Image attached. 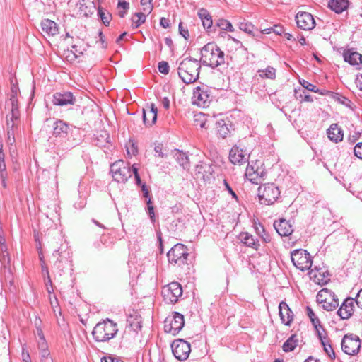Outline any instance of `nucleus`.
I'll use <instances>...</instances> for the list:
<instances>
[{
    "mask_svg": "<svg viewBox=\"0 0 362 362\" xmlns=\"http://www.w3.org/2000/svg\"><path fill=\"white\" fill-rule=\"evenodd\" d=\"M199 62L204 66L212 69L225 66L228 64L226 62L224 52L214 42H209L201 49Z\"/></svg>",
    "mask_w": 362,
    "mask_h": 362,
    "instance_id": "1",
    "label": "nucleus"
},
{
    "mask_svg": "<svg viewBox=\"0 0 362 362\" xmlns=\"http://www.w3.org/2000/svg\"><path fill=\"white\" fill-rule=\"evenodd\" d=\"M201 64L199 60L196 59H184L180 62L177 69L180 78L187 84L195 82L199 78Z\"/></svg>",
    "mask_w": 362,
    "mask_h": 362,
    "instance_id": "2",
    "label": "nucleus"
},
{
    "mask_svg": "<svg viewBox=\"0 0 362 362\" xmlns=\"http://www.w3.org/2000/svg\"><path fill=\"white\" fill-rule=\"evenodd\" d=\"M117 332V325L107 318L95 325L92 335L95 341L106 342L114 338Z\"/></svg>",
    "mask_w": 362,
    "mask_h": 362,
    "instance_id": "3",
    "label": "nucleus"
},
{
    "mask_svg": "<svg viewBox=\"0 0 362 362\" xmlns=\"http://www.w3.org/2000/svg\"><path fill=\"white\" fill-rule=\"evenodd\" d=\"M280 190L273 182L261 185L258 187V197L262 204L272 205L280 197Z\"/></svg>",
    "mask_w": 362,
    "mask_h": 362,
    "instance_id": "4",
    "label": "nucleus"
},
{
    "mask_svg": "<svg viewBox=\"0 0 362 362\" xmlns=\"http://www.w3.org/2000/svg\"><path fill=\"white\" fill-rule=\"evenodd\" d=\"M188 255L187 247L181 243L175 244L167 254L169 263L179 267L186 263Z\"/></svg>",
    "mask_w": 362,
    "mask_h": 362,
    "instance_id": "5",
    "label": "nucleus"
},
{
    "mask_svg": "<svg viewBox=\"0 0 362 362\" xmlns=\"http://www.w3.org/2000/svg\"><path fill=\"white\" fill-rule=\"evenodd\" d=\"M291 261L296 268L303 272L311 269L313 261L310 255L305 250L300 249L293 251Z\"/></svg>",
    "mask_w": 362,
    "mask_h": 362,
    "instance_id": "6",
    "label": "nucleus"
},
{
    "mask_svg": "<svg viewBox=\"0 0 362 362\" xmlns=\"http://www.w3.org/2000/svg\"><path fill=\"white\" fill-rule=\"evenodd\" d=\"M110 172L113 179L117 182H125L132 176V170L128 164L122 160L111 165Z\"/></svg>",
    "mask_w": 362,
    "mask_h": 362,
    "instance_id": "7",
    "label": "nucleus"
},
{
    "mask_svg": "<svg viewBox=\"0 0 362 362\" xmlns=\"http://www.w3.org/2000/svg\"><path fill=\"white\" fill-rule=\"evenodd\" d=\"M162 296L167 303L174 304L177 302L178 298L182 295V288L176 281L171 282L162 288Z\"/></svg>",
    "mask_w": 362,
    "mask_h": 362,
    "instance_id": "8",
    "label": "nucleus"
},
{
    "mask_svg": "<svg viewBox=\"0 0 362 362\" xmlns=\"http://www.w3.org/2000/svg\"><path fill=\"white\" fill-rule=\"evenodd\" d=\"M342 351L347 355H356L361 349V343L359 337L354 334H347L344 336L341 342Z\"/></svg>",
    "mask_w": 362,
    "mask_h": 362,
    "instance_id": "9",
    "label": "nucleus"
},
{
    "mask_svg": "<svg viewBox=\"0 0 362 362\" xmlns=\"http://www.w3.org/2000/svg\"><path fill=\"white\" fill-rule=\"evenodd\" d=\"M184 325V316L177 312H174L172 315H169L166 318L164 329L168 333L176 335L183 328Z\"/></svg>",
    "mask_w": 362,
    "mask_h": 362,
    "instance_id": "10",
    "label": "nucleus"
},
{
    "mask_svg": "<svg viewBox=\"0 0 362 362\" xmlns=\"http://www.w3.org/2000/svg\"><path fill=\"white\" fill-rule=\"evenodd\" d=\"M317 300L322 303V307L327 311H332L339 306V300L334 293L327 288L322 289L317 296Z\"/></svg>",
    "mask_w": 362,
    "mask_h": 362,
    "instance_id": "11",
    "label": "nucleus"
},
{
    "mask_svg": "<svg viewBox=\"0 0 362 362\" xmlns=\"http://www.w3.org/2000/svg\"><path fill=\"white\" fill-rule=\"evenodd\" d=\"M171 349L174 356L180 361H185L191 352L189 343L182 339L174 340Z\"/></svg>",
    "mask_w": 362,
    "mask_h": 362,
    "instance_id": "12",
    "label": "nucleus"
},
{
    "mask_svg": "<svg viewBox=\"0 0 362 362\" xmlns=\"http://www.w3.org/2000/svg\"><path fill=\"white\" fill-rule=\"evenodd\" d=\"M193 103L199 107H206L211 102V95L207 88L197 87L193 91Z\"/></svg>",
    "mask_w": 362,
    "mask_h": 362,
    "instance_id": "13",
    "label": "nucleus"
},
{
    "mask_svg": "<svg viewBox=\"0 0 362 362\" xmlns=\"http://www.w3.org/2000/svg\"><path fill=\"white\" fill-rule=\"evenodd\" d=\"M296 21L298 27L304 30H310L315 26L313 15L308 12H298L296 15Z\"/></svg>",
    "mask_w": 362,
    "mask_h": 362,
    "instance_id": "14",
    "label": "nucleus"
},
{
    "mask_svg": "<svg viewBox=\"0 0 362 362\" xmlns=\"http://www.w3.org/2000/svg\"><path fill=\"white\" fill-rule=\"evenodd\" d=\"M249 158L250 154L247 151L237 146H233L229 153V159L234 165H241L248 163Z\"/></svg>",
    "mask_w": 362,
    "mask_h": 362,
    "instance_id": "15",
    "label": "nucleus"
},
{
    "mask_svg": "<svg viewBox=\"0 0 362 362\" xmlns=\"http://www.w3.org/2000/svg\"><path fill=\"white\" fill-rule=\"evenodd\" d=\"M356 303L354 298H346L337 310V314L342 320L349 319L354 313V304Z\"/></svg>",
    "mask_w": 362,
    "mask_h": 362,
    "instance_id": "16",
    "label": "nucleus"
},
{
    "mask_svg": "<svg viewBox=\"0 0 362 362\" xmlns=\"http://www.w3.org/2000/svg\"><path fill=\"white\" fill-rule=\"evenodd\" d=\"M76 101L71 92H57L52 96V103L55 105L66 106L74 105Z\"/></svg>",
    "mask_w": 362,
    "mask_h": 362,
    "instance_id": "17",
    "label": "nucleus"
},
{
    "mask_svg": "<svg viewBox=\"0 0 362 362\" xmlns=\"http://www.w3.org/2000/svg\"><path fill=\"white\" fill-rule=\"evenodd\" d=\"M76 15L88 17L92 15L96 9L94 1H74Z\"/></svg>",
    "mask_w": 362,
    "mask_h": 362,
    "instance_id": "18",
    "label": "nucleus"
},
{
    "mask_svg": "<svg viewBox=\"0 0 362 362\" xmlns=\"http://www.w3.org/2000/svg\"><path fill=\"white\" fill-rule=\"evenodd\" d=\"M279 313L281 322L286 326H290L293 320V313L288 304L281 301L279 305Z\"/></svg>",
    "mask_w": 362,
    "mask_h": 362,
    "instance_id": "19",
    "label": "nucleus"
},
{
    "mask_svg": "<svg viewBox=\"0 0 362 362\" xmlns=\"http://www.w3.org/2000/svg\"><path fill=\"white\" fill-rule=\"evenodd\" d=\"M265 175L264 169L259 168H255L254 165L248 163L245 170L246 177L254 184H259V180Z\"/></svg>",
    "mask_w": 362,
    "mask_h": 362,
    "instance_id": "20",
    "label": "nucleus"
},
{
    "mask_svg": "<svg viewBox=\"0 0 362 362\" xmlns=\"http://www.w3.org/2000/svg\"><path fill=\"white\" fill-rule=\"evenodd\" d=\"M310 279L313 282L320 284L325 285L329 281V274L328 272L322 271V269H311L309 272Z\"/></svg>",
    "mask_w": 362,
    "mask_h": 362,
    "instance_id": "21",
    "label": "nucleus"
},
{
    "mask_svg": "<svg viewBox=\"0 0 362 362\" xmlns=\"http://www.w3.org/2000/svg\"><path fill=\"white\" fill-rule=\"evenodd\" d=\"M274 227L281 236H288L291 235L293 231L291 221L284 218L274 221Z\"/></svg>",
    "mask_w": 362,
    "mask_h": 362,
    "instance_id": "22",
    "label": "nucleus"
},
{
    "mask_svg": "<svg viewBox=\"0 0 362 362\" xmlns=\"http://www.w3.org/2000/svg\"><path fill=\"white\" fill-rule=\"evenodd\" d=\"M158 108L151 103L149 107L143 109V121L146 126L150 127L155 124L157 119Z\"/></svg>",
    "mask_w": 362,
    "mask_h": 362,
    "instance_id": "23",
    "label": "nucleus"
},
{
    "mask_svg": "<svg viewBox=\"0 0 362 362\" xmlns=\"http://www.w3.org/2000/svg\"><path fill=\"white\" fill-rule=\"evenodd\" d=\"M69 130L68 123L61 119H57L53 124L52 134L56 138L64 139L67 136Z\"/></svg>",
    "mask_w": 362,
    "mask_h": 362,
    "instance_id": "24",
    "label": "nucleus"
},
{
    "mask_svg": "<svg viewBox=\"0 0 362 362\" xmlns=\"http://www.w3.org/2000/svg\"><path fill=\"white\" fill-rule=\"evenodd\" d=\"M40 26L42 32L49 37H53L59 33V26L54 21L45 18L41 21Z\"/></svg>",
    "mask_w": 362,
    "mask_h": 362,
    "instance_id": "25",
    "label": "nucleus"
},
{
    "mask_svg": "<svg viewBox=\"0 0 362 362\" xmlns=\"http://www.w3.org/2000/svg\"><path fill=\"white\" fill-rule=\"evenodd\" d=\"M344 61L349 62L351 65L356 66L357 69L362 67V54L357 52H351L349 50L344 53Z\"/></svg>",
    "mask_w": 362,
    "mask_h": 362,
    "instance_id": "26",
    "label": "nucleus"
},
{
    "mask_svg": "<svg viewBox=\"0 0 362 362\" xmlns=\"http://www.w3.org/2000/svg\"><path fill=\"white\" fill-rule=\"evenodd\" d=\"M327 134L328 138L335 143L342 141L344 137V132L337 124H332Z\"/></svg>",
    "mask_w": 362,
    "mask_h": 362,
    "instance_id": "27",
    "label": "nucleus"
},
{
    "mask_svg": "<svg viewBox=\"0 0 362 362\" xmlns=\"http://www.w3.org/2000/svg\"><path fill=\"white\" fill-rule=\"evenodd\" d=\"M216 125L217 134L220 137L225 139L230 134L233 126L229 121L220 119L216 122Z\"/></svg>",
    "mask_w": 362,
    "mask_h": 362,
    "instance_id": "28",
    "label": "nucleus"
},
{
    "mask_svg": "<svg viewBox=\"0 0 362 362\" xmlns=\"http://www.w3.org/2000/svg\"><path fill=\"white\" fill-rule=\"evenodd\" d=\"M238 238L245 245L255 249L256 250H258L259 247V241L255 239L252 235L247 232H242L239 234Z\"/></svg>",
    "mask_w": 362,
    "mask_h": 362,
    "instance_id": "29",
    "label": "nucleus"
},
{
    "mask_svg": "<svg viewBox=\"0 0 362 362\" xmlns=\"http://www.w3.org/2000/svg\"><path fill=\"white\" fill-rule=\"evenodd\" d=\"M173 157L183 169H188L189 168V158L182 151L175 149L173 151Z\"/></svg>",
    "mask_w": 362,
    "mask_h": 362,
    "instance_id": "30",
    "label": "nucleus"
},
{
    "mask_svg": "<svg viewBox=\"0 0 362 362\" xmlns=\"http://www.w3.org/2000/svg\"><path fill=\"white\" fill-rule=\"evenodd\" d=\"M196 170L198 174L202 175L204 180L209 179V175L214 173L212 165L206 163H201L197 165Z\"/></svg>",
    "mask_w": 362,
    "mask_h": 362,
    "instance_id": "31",
    "label": "nucleus"
},
{
    "mask_svg": "<svg viewBox=\"0 0 362 362\" xmlns=\"http://www.w3.org/2000/svg\"><path fill=\"white\" fill-rule=\"evenodd\" d=\"M349 1H328V7L337 13H341L349 7Z\"/></svg>",
    "mask_w": 362,
    "mask_h": 362,
    "instance_id": "32",
    "label": "nucleus"
},
{
    "mask_svg": "<svg viewBox=\"0 0 362 362\" xmlns=\"http://www.w3.org/2000/svg\"><path fill=\"white\" fill-rule=\"evenodd\" d=\"M298 339L296 334H292L283 344L282 349L285 352L292 351L297 346Z\"/></svg>",
    "mask_w": 362,
    "mask_h": 362,
    "instance_id": "33",
    "label": "nucleus"
},
{
    "mask_svg": "<svg viewBox=\"0 0 362 362\" xmlns=\"http://www.w3.org/2000/svg\"><path fill=\"white\" fill-rule=\"evenodd\" d=\"M146 21V13L137 12L132 17V26L133 28H139Z\"/></svg>",
    "mask_w": 362,
    "mask_h": 362,
    "instance_id": "34",
    "label": "nucleus"
},
{
    "mask_svg": "<svg viewBox=\"0 0 362 362\" xmlns=\"http://www.w3.org/2000/svg\"><path fill=\"white\" fill-rule=\"evenodd\" d=\"M98 16L101 19L102 22L105 25H108L112 19V15L110 12L102 8L101 6H98Z\"/></svg>",
    "mask_w": 362,
    "mask_h": 362,
    "instance_id": "35",
    "label": "nucleus"
},
{
    "mask_svg": "<svg viewBox=\"0 0 362 362\" xmlns=\"http://www.w3.org/2000/svg\"><path fill=\"white\" fill-rule=\"evenodd\" d=\"M257 72L262 78L274 79L276 78V70L272 66H268L265 69H259Z\"/></svg>",
    "mask_w": 362,
    "mask_h": 362,
    "instance_id": "36",
    "label": "nucleus"
},
{
    "mask_svg": "<svg viewBox=\"0 0 362 362\" xmlns=\"http://www.w3.org/2000/svg\"><path fill=\"white\" fill-rule=\"evenodd\" d=\"M38 349L40 351V361L52 358L50 356V352L48 349L47 343H44L43 341L42 343H39Z\"/></svg>",
    "mask_w": 362,
    "mask_h": 362,
    "instance_id": "37",
    "label": "nucleus"
},
{
    "mask_svg": "<svg viewBox=\"0 0 362 362\" xmlns=\"http://www.w3.org/2000/svg\"><path fill=\"white\" fill-rule=\"evenodd\" d=\"M0 259L3 264H8L10 262L9 253L5 243L0 244Z\"/></svg>",
    "mask_w": 362,
    "mask_h": 362,
    "instance_id": "38",
    "label": "nucleus"
},
{
    "mask_svg": "<svg viewBox=\"0 0 362 362\" xmlns=\"http://www.w3.org/2000/svg\"><path fill=\"white\" fill-rule=\"evenodd\" d=\"M255 229L257 234L259 237H261L262 239L265 243L270 242V240H271L270 235L267 233H266L265 229L262 224L259 223L258 225H256L255 227Z\"/></svg>",
    "mask_w": 362,
    "mask_h": 362,
    "instance_id": "39",
    "label": "nucleus"
},
{
    "mask_svg": "<svg viewBox=\"0 0 362 362\" xmlns=\"http://www.w3.org/2000/svg\"><path fill=\"white\" fill-rule=\"evenodd\" d=\"M238 27L240 30L244 31L245 33L254 36V30L255 29V26L248 22H240L238 24Z\"/></svg>",
    "mask_w": 362,
    "mask_h": 362,
    "instance_id": "40",
    "label": "nucleus"
},
{
    "mask_svg": "<svg viewBox=\"0 0 362 362\" xmlns=\"http://www.w3.org/2000/svg\"><path fill=\"white\" fill-rule=\"evenodd\" d=\"M129 8V4L128 1H118L117 4V13L120 18H124L127 13V10Z\"/></svg>",
    "mask_w": 362,
    "mask_h": 362,
    "instance_id": "41",
    "label": "nucleus"
},
{
    "mask_svg": "<svg viewBox=\"0 0 362 362\" xmlns=\"http://www.w3.org/2000/svg\"><path fill=\"white\" fill-rule=\"evenodd\" d=\"M217 26H218L221 30L228 31V32H233L234 29L232 25V24L226 19H218L216 23Z\"/></svg>",
    "mask_w": 362,
    "mask_h": 362,
    "instance_id": "42",
    "label": "nucleus"
},
{
    "mask_svg": "<svg viewBox=\"0 0 362 362\" xmlns=\"http://www.w3.org/2000/svg\"><path fill=\"white\" fill-rule=\"evenodd\" d=\"M39 259L40 261L41 268H42V272L43 276H47V278L48 279V282L51 284V278L49 276L48 267L45 264V259H44V255L42 252L39 253Z\"/></svg>",
    "mask_w": 362,
    "mask_h": 362,
    "instance_id": "43",
    "label": "nucleus"
},
{
    "mask_svg": "<svg viewBox=\"0 0 362 362\" xmlns=\"http://www.w3.org/2000/svg\"><path fill=\"white\" fill-rule=\"evenodd\" d=\"M18 121L19 119H9L8 116H6L7 132L11 131L16 133L18 127Z\"/></svg>",
    "mask_w": 362,
    "mask_h": 362,
    "instance_id": "44",
    "label": "nucleus"
},
{
    "mask_svg": "<svg viewBox=\"0 0 362 362\" xmlns=\"http://www.w3.org/2000/svg\"><path fill=\"white\" fill-rule=\"evenodd\" d=\"M322 345L323 346L324 351L328 355V356L331 359H334L336 357L335 354L331 344L329 343V340H327V341H322Z\"/></svg>",
    "mask_w": 362,
    "mask_h": 362,
    "instance_id": "45",
    "label": "nucleus"
},
{
    "mask_svg": "<svg viewBox=\"0 0 362 362\" xmlns=\"http://www.w3.org/2000/svg\"><path fill=\"white\" fill-rule=\"evenodd\" d=\"M331 95L333 99H334L336 101H338L339 103L346 106H349L350 100L347 98L342 96L337 93H332Z\"/></svg>",
    "mask_w": 362,
    "mask_h": 362,
    "instance_id": "46",
    "label": "nucleus"
},
{
    "mask_svg": "<svg viewBox=\"0 0 362 362\" xmlns=\"http://www.w3.org/2000/svg\"><path fill=\"white\" fill-rule=\"evenodd\" d=\"M147 204V212L148 215L152 223H154L156 221L155 213H154V207L152 204L151 197H148V199L146 201Z\"/></svg>",
    "mask_w": 362,
    "mask_h": 362,
    "instance_id": "47",
    "label": "nucleus"
},
{
    "mask_svg": "<svg viewBox=\"0 0 362 362\" xmlns=\"http://www.w3.org/2000/svg\"><path fill=\"white\" fill-rule=\"evenodd\" d=\"M195 122L197 126H199L200 128L207 129L206 126V119L205 115L202 114H198L195 115Z\"/></svg>",
    "mask_w": 362,
    "mask_h": 362,
    "instance_id": "48",
    "label": "nucleus"
},
{
    "mask_svg": "<svg viewBox=\"0 0 362 362\" xmlns=\"http://www.w3.org/2000/svg\"><path fill=\"white\" fill-rule=\"evenodd\" d=\"M300 84L304 87L305 89L310 90L314 93H318L319 89L313 84L310 83V82L303 80V81H300Z\"/></svg>",
    "mask_w": 362,
    "mask_h": 362,
    "instance_id": "49",
    "label": "nucleus"
},
{
    "mask_svg": "<svg viewBox=\"0 0 362 362\" xmlns=\"http://www.w3.org/2000/svg\"><path fill=\"white\" fill-rule=\"evenodd\" d=\"M151 2L152 1H141V4L143 6V11L141 13H146V16L148 15L153 9V5Z\"/></svg>",
    "mask_w": 362,
    "mask_h": 362,
    "instance_id": "50",
    "label": "nucleus"
},
{
    "mask_svg": "<svg viewBox=\"0 0 362 362\" xmlns=\"http://www.w3.org/2000/svg\"><path fill=\"white\" fill-rule=\"evenodd\" d=\"M158 69L161 74H168L169 73V65L165 61L158 63Z\"/></svg>",
    "mask_w": 362,
    "mask_h": 362,
    "instance_id": "51",
    "label": "nucleus"
},
{
    "mask_svg": "<svg viewBox=\"0 0 362 362\" xmlns=\"http://www.w3.org/2000/svg\"><path fill=\"white\" fill-rule=\"evenodd\" d=\"M127 154L130 156L136 155L138 152L136 145L134 142L130 141L129 145L127 146Z\"/></svg>",
    "mask_w": 362,
    "mask_h": 362,
    "instance_id": "52",
    "label": "nucleus"
},
{
    "mask_svg": "<svg viewBox=\"0 0 362 362\" xmlns=\"http://www.w3.org/2000/svg\"><path fill=\"white\" fill-rule=\"evenodd\" d=\"M296 99L299 100L300 103L306 101V102H312L313 98L311 95L307 94L305 91L303 92V93H300V95H296Z\"/></svg>",
    "mask_w": 362,
    "mask_h": 362,
    "instance_id": "53",
    "label": "nucleus"
},
{
    "mask_svg": "<svg viewBox=\"0 0 362 362\" xmlns=\"http://www.w3.org/2000/svg\"><path fill=\"white\" fill-rule=\"evenodd\" d=\"M179 33L185 40L189 39V34L188 32V29L187 28H185L182 25V23L181 22L179 24Z\"/></svg>",
    "mask_w": 362,
    "mask_h": 362,
    "instance_id": "54",
    "label": "nucleus"
},
{
    "mask_svg": "<svg viewBox=\"0 0 362 362\" xmlns=\"http://www.w3.org/2000/svg\"><path fill=\"white\" fill-rule=\"evenodd\" d=\"M9 119H19L20 112L18 107H11V114L8 115Z\"/></svg>",
    "mask_w": 362,
    "mask_h": 362,
    "instance_id": "55",
    "label": "nucleus"
},
{
    "mask_svg": "<svg viewBox=\"0 0 362 362\" xmlns=\"http://www.w3.org/2000/svg\"><path fill=\"white\" fill-rule=\"evenodd\" d=\"M101 362H124L119 357H114L112 356H103L101 358Z\"/></svg>",
    "mask_w": 362,
    "mask_h": 362,
    "instance_id": "56",
    "label": "nucleus"
},
{
    "mask_svg": "<svg viewBox=\"0 0 362 362\" xmlns=\"http://www.w3.org/2000/svg\"><path fill=\"white\" fill-rule=\"evenodd\" d=\"M354 155L362 160V142L358 143L354 148Z\"/></svg>",
    "mask_w": 362,
    "mask_h": 362,
    "instance_id": "57",
    "label": "nucleus"
},
{
    "mask_svg": "<svg viewBox=\"0 0 362 362\" xmlns=\"http://www.w3.org/2000/svg\"><path fill=\"white\" fill-rule=\"evenodd\" d=\"M199 18L202 21L203 19H206L208 17L211 16V15L209 14V11L205 9V8H200L199 11H198V13H197Z\"/></svg>",
    "mask_w": 362,
    "mask_h": 362,
    "instance_id": "58",
    "label": "nucleus"
},
{
    "mask_svg": "<svg viewBox=\"0 0 362 362\" xmlns=\"http://www.w3.org/2000/svg\"><path fill=\"white\" fill-rule=\"evenodd\" d=\"M354 299H355V302L357 306L362 309V288L358 292Z\"/></svg>",
    "mask_w": 362,
    "mask_h": 362,
    "instance_id": "59",
    "label": "nucleus"
},
{
    "mask_svg": "<svg viewBox=\"0 0 362 362\" xmlns=\"http://www.w3.org/2000/svg\"><path fill=\"white\" fill-rule=\"evenodd\" d=\"M62 253V247H59L58 250H56L52 254L54 257H56L57 258V261L59 262V263H62L63 262Z\"/></svg>",
    "mask_w": 362,
    "mask_h": 362,
    "instance_id": "60",
    "label": "nucleus"
},
{
    "mask_svg": "<svg viewBox=\"0 0 362 362\" xmlns=\"http://www.w3.org/2000/svg\"><path fill=\"white\" fill-rule=\"evenodd\" d=\"M154 151L156 153H158V156L161 158H165L167 156V155L162 151H163V145L160 144L156 145V146L154 148Z\"/></svg>",
    "mask_w": 362,
    "mask_h": 362,
    "instance_id": "61",
    "label": "nucleus"
},
{
    "mask_svg": "<svg viewBox=\"0 0 362 362\" xmlns=\"http://www.w3.org/2000/svg\"><path fill=\"white\" fill-rule=\"evenodd\" d=\"M202 21V25L204 28L209 30L211 28L212 24H213L211 16H209L206 19H203Z\"/></svg>",
    "mask_w": 362,
    "mask_h": 362,
    "instance_id": "62",
    "label": "nucleus"
},
{
    "mask_svg": "<svg viewBox=\"0 0 362 362\" xmlns=\"http://www.w3.org/2000/svg\"><path fill=\"white\" fill-rule=\"evenodd\" d=\"M7 135H8L7 143L8 145L12 146L16 141L15 133H13L11 131H8Z\"/></svg>",
    "mask_w": 362,
    "mask_h": 362,
    "instance_id": "63",
    "label": "nucleus"
},
{
    "mask_svg": "<svg viewBox=\"0 0 362 362\" xmlns=\"http://www.w3.org/2000/svg\"><path fill=\"white\" fill-rule=\"evenodd\" d=\"M273 33H274L277 35H281L284 33V28L281 25H274L272 27Z\"/></svg>",
    "mask_w": 362,
    "mask_h": 362,
    "instance_id": "64",
    "label": "nucleus"
}]
</instances>
